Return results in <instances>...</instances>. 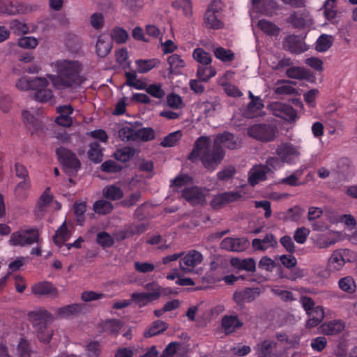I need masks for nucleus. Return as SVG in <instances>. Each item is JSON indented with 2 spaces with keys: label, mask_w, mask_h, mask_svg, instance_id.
I'll list each match as a JSON object with an SVG mask.
<instances>
[{
  "label": "nucleus",
  "mask_w": 357,
  "mask_h": 357,
  "mask_svg": "<svg viewBox=\"0 0 357 357\" xmlns=\"http://www.w3.org/2000/svg\"><path fill=\"white\" fill-rule=\"evenodd\" d=\"M211 146L209 137H199L195 141L187 159L192 162L199 160L205 169L214 171L221 164L225 153L222 146H218L214 142L212 149Z\"/></svg>",
  "instance_id": "1"
},
{
  "label": "nucleus",
  "mask_w": 357,
  "mask_h": 357,
  "mask_svg": "<svg viewBox=\"0 0 357 357\" xmlns=\"http://www.w3.org/2000/svg\"><path fill=\"white\" fill-rule=\"evenodd\" d=\"M57 75H47L56 88L73 89L80 86L84 79L81 75L82 63L77 61L61 59L54 63Z\"/></svg>",
  "instance_id": "2"
},
{
  "label": "nucleus",
  "mask_w": 357,
  "mask_h": 357,
  "mask_svg": "<svg viewBox=\"0 0 357 357\" xmlns=\"http://www.w3.org/2000/svg\"><path fill=\"white\" fill-rule=\"evenodd\" d=\"M29 317L33 328L37 331V337L39 341L47 344L51 342L53 331L47 324L52 320V314L45 308H38L31 311Z\"/></svg>",
  "instance_id": "3"
},
{
  "label": "nucleus",
  "mask_w": 357,
  "mask_h": 357,
  "mask_svg": "<svg viewBox=\"0 0 357 357\" xmlns=\"http://www.w3.org/2000/svg\"><path fill=\"white\" fill-rule=\"evenodd\" d=\"M60 164L68 176L69 182L73 183L72 177L76 176L78 171L81 169L82 164L75 153L64 147H60L55 151Z\"/></svg>",
  "instance_id": "4"
},
{
  "label": "nucleus",
  "mask_w": 357,
  "mask_h": 357,
  "mask_svg": "<svg viewBox=\"0 0 357 357\" xmlns=\"http://www.w3.org/2000/svg\"><path fill=\"white\" fill-rule=\"evenodd\" d=\"M222 2L220 0H213L211 2L204 16L206 26L213 30H218L223 27L222 21Z\"/></svg>",
  "instance_id": "5"
},
{
  "label": "nucleus",
  "mask_w": 357,
  "mask_h": 357,
  "mask_svg": "<svg viewBox=\"0 0 357 357\" xmlns=\"http://www.w3.org/2000/svg\"><path fill=\"white\" fill-rule=\"evenodd\" d=\"M277 132L275 126L264 123L253 124L248 130L249 136L264 143L273 142Z\"/></svg>",
  "instance_id": "6"
},
{
  "label": "nucleus",
  "mask_w": 357,
  "mask_h": 357,
  "mask_svg": "<svg viewBox=\"0 0 357 357\" xmlns=\"http://www.w3.org/2000/svg\"><path fill=\"white\" fill-rule=\"evenodd\" d=\"M9 243L13 246H25L33 243L40 244L38 229H24L11 234Z\"/></svg>",
  "instance_id": "7"
},
{
  "label": "nucleus",
  "mask_w": 357,
  "mask_h": 357,
  "mask_svg": "<svg viewBox=\"0 0 357 357\" xmlns=\"http://www.w3.org/2000/svg\"><path fill=\"white\" fill-rule=\"evenodd\" d=\"M243 198V194L241 190L224 192L213 197L211 206L213 210H220L224 206L241 201Z\"/></svg>",
  "instance_id": "8"
},
{
  "label": "nucleus",
  "mask_w": 357,
  "mask_h": 357,
  "mask_svg": "<svg viewBox=\"0 0 357 357\" xmlns=\"http://www.w3.org/2000/svg\"><path fill=\"white\" fill-rule=\"evenodd\" d=\"M277 156L280 158L286 164H294L300 156V151L291 142L280 143L275 151Z\"/></svg>",
  "instance_id": "9"
},
{
  "label": "nucleus",
  "mask_w": 357,
  "mask_h": 357,
  "mask_svg": "<svg viewBox=\"0 0 357 357\" xmlns=\"http://www.w3.org/2000/svg\"><path fill=\"white\" fill-rule=\"evenodd\" d=\"M261 294L259 288H245L241 290H236L234 293L233 300L238 307L245 308V303H251L257 299Z\"/></svg>",
  "instance_id": "10"
},
{
  "label": "nucleus",
  "mask_w": 357,
  "mask_h": 357,
  "mask_svg": "<svg viewBox=\"0 0 357 357\" xmlns=\"http://www.w3.org/2000/svg\"><path fill=\"white\" fill-rule=\"evenodd\" d=\"M250 246V241L245 237L225 238L220 243L221 249L228 251L241 252Z\"/></svg>",
  "instance_id": "11"
},
{
  "label": "nucleus",
  "mask_w": 357,
  "mask_h": 357,
  "mask_svg": "<svg viewBox=\"0 0 357 357\" xmlns=\"http://www.w3.org/2000/svg\"><path fill=\"white\" fill-rule=\"evenodd\" d=\"M202 259L203 257L199 252L192 250L180 259V268L185 273H191L195 267L202 263Z\"/></svg>",
  "instance_id": "12"
},
{
  "label": "nucleus",
  "mask_w": 357,
  "mask_h": 357,
  "mask_svg": "<svg viewBox=\"0 0 357 357\" xmlns=\"http://www.w3.org/2000/svg\"><path fill=\"white\" fill-rule=\"evenodd\" d=\"M213 143L218 145V146H222V144H223L229 150H236L241 148L242 144L239 137L228 131L217 135L215 137Z\"/></svg>",
  "instance_id": "13"
},
{
  "label": "nucleus",
  "mask_w": 357,
  "mask_h": 357,
  "mask_svg": "<svg viewBox=\"0 0 357 357\" xmlns=\"http://www.w3.org/2000/svg\"><path fill=\"white\" fill-rule=\"evenodd\" d=\"M15 86L18 90H35L39 87H47L48 86V81L45 77H37L31 79L27 77H22L18 79Z\"/></svg>",
  "instance_id": "14"
},
{
  "label": "nucleus",
  "mask_w": 357,
  "mask_h": 357,
  "mask_svg": "<svg viewBox=\"0 0 357 357\" xmlns=\"http://www.w3.org/2000/svg\"><path fill=\"white\" fill-rule=\"evenodd\" d=\"M274 115L288 122H294L297 119V112L294 107L286 103L276 102L271 105Z\"/></svg>",
  "instance_id": "15"
},
{
  "label": "nucleus",
  "mask_w": 357,
  "mask_h": 357,
  "mask_svg": "<svg viewBox=\"0 0 357 357\" xmlns=\"http://www.w3.org/2000/svg\"><path fill=\"white\" fill-rule=\"evenodd\" d=\"M283 49L295 54H301L307 50L306 44L303 42L300 36L289 35L282 41Z\"/></svg>",
  "instance_id": "16"
},
{
  "label": "nucleus",
  "mask_w": 357,
  "mask_h": 357,
  "mask_svg": "<svg viewBox=\"0 0 357 357\" xmlns=\"http://www.w3.org/2000/svg\"><path fill=\"white\" fill-rule=\"evenodd\" d=\"M31 292L36 296H58V289L51 282H38L31 287Z\"/></svg>",
  "instance_id": "17"
},
{
  "label": "nucleus",
  "mask_w": 357,
  "mask_h": 357,
  "mask_svg": "<svg viewBox=\"0 0 357 357\" xmlns=\"http://www.w3.org/2000/svg\"><path fill=\"white\" fill-rule=\"evenodd\" d=\"M277 347V342L271 340H265L257 344L256 351L260 355L259 356L280 357V353Z\"/></svg>",
  "instance_id": "18"
},
{
  "label": "nucleus",
  "mask_w": 357,
  "mask_h": 357,
  "mask_svg": "<svg viewBox=\"0 0 357 357\" xmlns=\"http://www.w3.org/2000/svg\"><path fill=\"white\" fill-rule=\"evenodd\" d=\"M271 172V169L263 165L253 167L249 172L248 183L254 187L261 181L266 180V175Z\"/></svg>",
  "instance_id": "19"
},
{
  "label": "nucleus",
  "mask_w": 357,
  "mask_h": 357,
  "mask_svg": "<svg viewBox=\"0 0 357 357\" xmlns=\"http://www.w3.org/2000/svg\"><path fill=\"white\" fill-rule=\"evenodd\" d=\"M180 192H181L182 198L192 204H198L204 200V195L198 186L186 187Z\"/></svg>",
  "instance_id": "20"
},
{
  "label": "nucleus",
  "mask_w": 357,
  "mask_h": 357,
  "mask_svg": "<svg viewBox=\"0 0 357 357\" xmlns=\"http://www.w3.org/2000/svg\"><path fill=\"white\" fill-rule=\"evenodd\" d=\"M319 328L324 335H338L344 330L345 322L340 319H333L324 322Z\"/></svg>",
  "instance_id": "21"
},
{
  "label": "nucleus",
  "mask_w": 357,
  "mask_h": 357,
  "mask_svg": "<svg viewBox=\"0 0 357 357\" xmlns=\"http://www.w3.org/2000/svg\"><path fill=\"white\" fill-rule=\"evenodd\" d=\"M277 246L278 241L272 234H266L263 239L254 238L252 241V247L255 250L265 251Z\"/></svg>",
  "instance_id": "22"
},
{
  "label": "nucleus",
  "mask_w": 357,
  "mask_h": 357,
  "mask_svg": "<svg viewBox=\"0 0 357 357\" xmlns=\"http://www.w3.org/2000/svg\"><path fill=\"white\" fill-rule=\"evenodd\" d=\"M112 48V42L109 36L102 34L98 37L96 50L98 57L105 58Z\"/></svg>",
  "instance_id": "23"
},
{
  "label": "nucleus",
  "mask_w": 357,
  "mask_h": 357,
  "mask_svg": "<svg viewBox=\"0 0 357 357\" xmlns=\"http://www.w3.org/2000/svg\"><path fill=\"white\" fill-rule=\"evenodd\" d=\"M308 319L306 322V328H312L322 323L324 318V310L323 307L317 305L316 308L306 312Z\"/></svg>",
  "instance_id": "24"
},
{
  "label": "nucleus",
  "mask_w": 357,
  "mask_h": 357,
  "mask_svg": "<svg viewBox=\"0 0 357 357\" xmlns=\"http://www.w3.org/2000/svg\"><path fill=\"white\" fill-rule=\"evenodd\" d=\"M221 326L226 334L234 332L237 328H241L243 322L238 319L236 315H224L221 320Z\"/></svg>",
  "instance_id": "25"
},
{
  "label": "nucleus",
  "mask_w": 357,
  "mask_h": 357,
  "mask_svg": "<svg viewBox=\"0 0 357 357\" xmlns=\"http://www.w3.org/2000/svg\"><path fill=\"white\" fill-rule=\"evenodd\" d=\"M193 183V178L188 174H179L170 181V187L173 191L178 192L182 188L189 187Z\"/></svg>",
  "instance_id": "26"
},
{
  "label": "nucleus",
  "mask_w": 357,
  "mask_h": 357,
  "mask_svg": "<svg viewBox=\"0 0 357 357\" xmlns=\"http://www.w3.org/2000/svg\"><path fill=\"white\" fill-rule=\"evenodd\" d=\"M230 264L237 270H245L254 272L256 270V261L252 258L241 259L238 257L231 258Z\"/></svg>",
  "instance_id": "27"
},
{
  "label": "nucleus",
  "mask_w": 357,
  "mask_h": 357,
  "mask_svg": "<svg viewBox=\"0 0 357 357\" xmlns=\"http://www.w3.org/2000/svg\"><path fill=\"white\" fill-rule=\"evenodd\" d=\"M84 309V305L82 303H73L67 305L57 309V316L61 318H68L72 316H76L80 314Z\"/></svg>",
  "instance_id": "28"
},
{
  "label": "nucleus",
  "mask_w": 357,
  "mask_h": 357,
  "mask_svg": "<svg viewBox=\"0 0 357 357\" xmlns=\"http://www.w3.org/2000/svg\"><path fill=\"white\" fill-rule=\"evenodd\" d=\"M156 295L152 294L151 292H134L131 295L132 302L135 303L138 305L139 307L142 308L146 306L151 302L155 301L153 297Z\"/></svg>",
  "instance_id": "29"
},
{
  "label": "nucleus",
  "mask_w": 357,
  "mask_h": 357,
  "mask_svg": "<svg viewBox=\"0 0 357 357\" xmlns=\"http://www.w3.org/2000/svg\"><path fill=\"white\" fill-rule=\"evenodd\" d=\"M104 197L107 200L118 201L123 198V190L114 185H107L102 190Z\"/></svg>",
  "instance_id": "30"
},
{
  "label": "nucleus",
  "mask_w": 357,
  "mask_h": 357,
  "mask_svg": "<svg viewBox=\"0 0 357 357\" xmlns=\"http://www.w3.org/2000/svg\"><path fill=\"white\" fill-rule=\"evenodd\" d=\"M257 26L260 31L269 36H278L280 32L278 25L265 19L259 20Z\"/></svg>",
  "instance_id": "31"
},
{
  "label": "nucleus",
  "mask_w": 357,
  "mask_h": 357,
  "mask_svg": "<svg viewBox=\"0 0 357 357\" xmlns=\"http://www.w3.org/2000/svg\"><path fill=\"white\" fill-rule=\"evenodd\" d=\"M70 234L67 228L66 222H63L53 236V242L56 245H60L66 243L70 238Z\"/></svg>",
  "instance_id": "32"
},
{
  "label": "nucleus",
  "mask_w": 357,
  "mask_h": 357,
  "mask_svg": "<svg viewBox=\"0 0 357 357\" xmlns=\"http://www.w3.org/2000/svg\"><path fill=\"white\" fill-rule=\"evenodd\" d=\"M291 84H295L294 82L287 80H280L278 82V86L274 89L275 93L278 95H295L297 93L296 89Z\"/></svg>",
  "instance_id": "33"
},
{
  "label": "nucleus",
  "mask_w": 357,
  "mask_h": 357,
  "mask_svg": "<svg viewBox=\"0 0 357 357\" xmlns=\"http://www.w3.org/2000/svg\"><path fill=\"white\" fill-rule=\"evenodd\" d=\"M88 156L89 160L96 164H98L102 162L103 154L101 146L98 142H91L90 144Z\"/></svg>",
  "instance_id": "34"
},
{
  "label": "nucleus",
  "mask_w": 357,
  "mask_h": 357,
  "mask_svg": "<svg viewBox=\"0 0 357 357\" xmlns=\"http://www.w3.org/2000/svg\"><path fill=\"white\" fill-rule=\"evenodd\" d=\"M168 328V324L161 320L154 321L152 326L144 333V336L146 337L158 335Z\"/></svg>",
  "instance_id": "35"
},
{
  "label": "nucleus",
  "mask_w": 357,
  "mask_h": 357,
  "mask_svg": "<svg viewBox=\"0 0 357 357\" xmlns=\"http://www.w3.org/2000/svg\"><path fill=\"white\" fill-rule=\"evenodd\" d=\"M158 63V61L155 59H139L135 61L137 70H138L139 73H146L151 70Z\"/></svg>",
  "instance_id": "36"
},
{
  "label": "nucleus",
  "mask_w": 357,
  "mask_h": 357,
  "mask_svg": "<svg viewBox=\"0 0 357 357\" xmlns=\"http://www.w3.org/2000/svg\"><path fill=\"white\" fill-rule=\"evenodd\" d=\"M216 74L215 70L208 65H202L199 66L197 75L202 82H208L211 77H215Z\"/></svg>",
  "instance_id": "37"
},
{
  "label": "nucleus",
  "mask_w": 357,
  "mask_h": 357,
  "mask_svg": "<svg viewBox=\"0 0 357 357\" xmlns=\"http://www.w3.org/2000/svg\"><path fill=\"white\" fill-rule=\"evenodd\" d=\"M182 136L183 133L181 130L172 132L166 137H164L160 144L164 148L175 146Z\"/></svg>",
  "instance_id": "38"
},
{
  "label": "nucleus",
  "mask_w": 357,
  "mask_h": 357,
  "mask_svg": "<svg viewBox=\"0 0 357 357\" xmlns=\"http://www.w3.org/2000/svg\"><path fill=\"white\" fill-rule=\"evenodd\" d=\"M345 260L340 251H335L329 259V267L331 270H340L344 266Z\"/></svg>",
  "instance_id": "39"
},
{
  "label": "nucleus",
  "mask_w": 357,
  "mask_h": 357,
  "mask_svg": "<svg viewBox=\"0 0 357 357\" xmlns=\"http://www.w3.org/2000/svg\"><path fill=\"white\" fill-rule=\"evenodd\" d=\"M31 188L30 180L22 181L17 183L15 189V195L17 199L24 200L29 195V191Z\"/></svg>",
  "instance_id": "40"
},
{
  "label": "nucleus",
  "mask_w": 357,
  "mask_h": 357,
  "mask_svg": "<svg viewBox=\"0 0 357 357\" xmlns=\"http://www.w3.org/2000/svg\"><path fill=\"white\" fill-rule=\"evenodd\" d=\"M93 210L97 214L106 215L109 214L113 210V205L105 199H100L96 201L93 204Z\"/></svg>",
  "instance_id": "41"
},
{
  "label": "nucleus",
  "mask_w": 357,
  "mask_h": 357,
  "mask_svg": "<svg viewBox=\"0 0 357 357\" xmlns=\"http://www.w3.org/2000/svg\"><path fill=\"white\" fill-rule=\"evenodd\" d=\"M192 57L202 65H209L212 62V58L210 54L202 48L195 49L192 52Z\"/></svg>",
  "instance_id": "42"
},
{
  "label": "nucleus",
  "mask_w": 357,
  "mask_h": 357,
  "mask_svg": "<svg viewBox=\"0 0 357 357\" xmlns=\"http://www.w3.org/2000/svg\"><path fill=\"white\" fill-rule=\"evenodd\" d=\"M135 141L149 142L154 139L155 131L151 128H142L135 130Z\"/></svg>",
  "instance_id": "43"
},
{
  "label": "nucleus",
  "mask_w": 357,
  "mask_h": 357,
  "mask_svg": "<svg viewBox=\"0 0 357 357\" xmlns=\"http://www.w3.org/2000/svg\"><path fill=\"white\" fill-rule=\"evenodd\" d=\"M134 153L135 150L132 148L130 146H125L115 151L114 157L120 162H126L133 157Z\"/></svg>",
  "instance_id": "44"
},
{
  "label": "nucleus",
  "mask_w": 357,
  "mask_h": 357,
  "mask_svg": "<svg viewBox=\"0 0 357 357\" xmlns=\"http://www.w3.org/2000/svg\"><path fill=\"white\" fill-rule=\"evenodd\" d=\"M214 56L222 62H231L235 59V54L234 52L229 50H226L222 47H219L214 50Z\"/></svg>",
  "instance_id": "45"
},
{
  "label": "nucleus",
  "mask_w": 357,
  "mask_h": 357,
  "mask_svg": "<svg viewBox=\"0 0 357 357\" xmlns=\"http://www.w3.org/2000/svg\"><path fill=\"white\" fill-rule=\"evenodd\" d=\"M112 41L114 40L117 44H123L126 42L128 34V32L121 27H114L111 31V36H109Z\"/></svg>",
  "instance_id": "46"
},
{
  "label": "nucleus",
  "mask_w": 357,
  "mask_h": 357,
  "mask_svg": "<svg viewBox=\"0 0 357 357\" xmlns=\"http://www.w3.org/2000/svg\"><path fill=\"white\" fill-rule=\"evenodd\" d=\"M142 194L139 190L133 192L130 195L126 196L119 202L121 207L123 208H131L136 205L140 200Z\"/></svg>",
  "instance_id": "47"
},
{
  "label": "nucleus",
  "mask_w": 357,
  "mask_h": 357,
  "mask_svg": "<svg viewBox=\"0 0 357 357\" xmlns=\"http://www.w3.org/2000/svg\"><path fill=\"white\" fill-rule=\"evenodd\" d=\"M96 242L103 249H106L113 246L114 240L113 237L106 231H100L97 234Z\"/></svg>",
  "instance_id": "48"
},
{
  "label": "nucleus",
  "mask_w": 357,
  "mask_h": 357,
  "mask_svg": "<svg viewBox=\"0 0 357 357\" xmlns=\"http://www.w3.org/2000/svg\"><path fill=\"white\" fill-rule=\"evenodd\" d=\"M87 206L86 202H75L74 204V214L75 222L78 225H82L84 222V213Z\"/></svg>",
  "instance_id": "49"
},
{
  "label": "nucleus",
  "mask_w": 357,
  "mask_h": 357,
  "mask_svg": "<svg viewBox=\"0 0 357 357\" xmlns=\"http://www.w3.org/2000/svg\"><path fill=\"white\" fill-rule=\"evenodd\" d=\"M19 12L17 3L9 0L0 1V13L2 14L15 15Z\"/></svg>",
  "instance_id": "50"
},
{
  "label": "nucleus",
  "mask_w": 357,
  "mask_h": 357,
  "mask_svg": "<svg viewBox=\"0 0 357 357\" xmlns=\"http://www.w3.org/2000/svg\"><path fill=\"white\" fill-rule=\"evenodd\" d=\"M35 91L33 97L40 102H47L51 100L53 97L52 91L47 89V87H39L38 89H35Z\"/></svg>",
  "instance_id": "51"
},
{
  "label": "nucleus",
  "mask_w": 357,
  "mask_h": 357,
  "mask_svg": "<svg viewBox=\"0 0 357 357\" xmlns=\"http://www.w3.org/2000/svg\"><path fill=\"white\" fill-rule=\"evenodd\" d=\"M332 45L331 36L322 34L319 36L316 42V50L323 52L331 48Z\"/></svg>",
  "instance_id": "52"
},
{
  "label": "nucleus",
  "mask_w": 357,
  "mask_h": 357,
  "mask_svg": "<svg viewBox=\"0 0 357 357\" xmlns=\"http://www.w3.org/2000/svg\"><path fill=\"white\" fill-rule=\"evenodd\" d=\"M40 70V68L37 63H33L29 68H25L22 66V63H18L15 66L13 73L17 75H20L25 73H28L29 74H36Z\"/></svg>",
  "instance_id": "53"
},
{
  "label": "nucleus",
  "mask_w": 357,
  "mask_h": 357,
  "mask_svg": "<svg viewBox=\"0 0 357 357\" xmlns=\"http://www.w3.org/2000/svg\"><path fill=\"white\" fill-rule=\"evenodd\" d=\"M9 27L17 36L24 35L28 33L29 31V28L25 23L17 20H11L9 24Z\"/></svg>",
  "instance_id": "54"
},
{
  "label": "nucleus",
  "mask_w": 357,
  "mask_h": 357,
  "mask_svg": "<svg viewBox=\"0 0 357 357\" xmlns=\"http://www.w3.org/2000/svg\"><path fill=\"white\" fill-rule=\"evenodd\" d=\"M53 196L50 194V188H47L39 197L37 206L40 211H43L52 202Z\"/></svg>",
  "instance_id": "55"
},
{
  "label": "nucleus",
  "mask_w": 357,
  "mask_h": 357,
  "mask_svg": "<svg viewBox=\"0 0 357 357\" xmlns=\"http://www.w3.org/2000/svg\"><path fill=\"white\" fill-rule=\"evenodd\" d=\"M135 130L128 126H125L119 130V137L121 141L126 142H135Z\"/></svg>",
  "instance_id": "56"
},
{
  "label": "nucleus",
  "mask_w": 357,
  "mask_h": 357,
  "mask_svg": "<svg viewBox=\"0 0 357 357\" xmlns=\"http://www.w3.org/2000/svg\"><path fill=\"white\" fill-rule=\"evenodd\" d=\"M167 62L170 66L171 70L177 71L180 68H183L185 66V63L183 59L177 54H172L168 57Z\"/></svg>",
  "instance_id": "57"
},
{
  "label": "nucleus",
  "mask_w": 357,
  "mask_h": 357,
  "mask_svg": "<svg viewBox=\"0 0 357 357\" xmlns=\"http://www.w3.org/2000/svg\"><path fill=\"white\" fill-rule=\"evenodd\" d=\"M339 288L347 293H352L355 290V282L350 276L341 278L338 282Z\"/></svg>",
  "instance_id": "58"
},
{
  "label": "nucleus",
  "mask_w": 357,
  "mask_h": 357,
  "mask_svg": "<svg viewBox=\"0 0 357 357\" xmlns=\"http://www.w3.org/2000/svg\"><path fill=\"white\" fill-rule=\"evenodd\" d=\"M166 102L170 108L174 109L181 108L183 105L182 97L174 93H171L166 97Z\"/></svg>",
  "instance_id": "59"
},
{
  "label": "nucleus",
  "mask_w": 357,
  "mask_h": 357,
  "mask_svg": "<svg viewBox=\"0 0 357 357\" xmlns=\"http://www.w3.org/2000/svg\"><path fill=\"white\" fill-rule=\"evenodd\" d=\"M38 44L37 39L33 36H22L17 41V45L25 49L36 48Z\"/></svg>",
  "instance_id": "60"
},
{
  "label": "nucleus",
  "mask_w": 357,
  "mask_h": 357,
  "mask_svg": "<svg viewBox=\"0 0 357 357\" xmlns=\"http://www.w3.org/2000/svg\"><path fill=\"white\" fill-rule=\"evenodd\" d=\"M287 77L302 79L307 77L306 71L300 67H290L286 71Z\"/></svg>",
  "instance_id": "61"
},
{
  "label": "nucleus",
  "mask_w": 357,
  "mask_h": 357,
  "mask_svg": "<svg viewBox=\"0 0 357 357\" xmlns=\"http://www.w3.org/2000/svg\"><path fill=\"white\" fill-rule=\"evenodd\" d=\"M146 91L149 95L158 99L162 98L165 94L161 84H150Z\"/></svg>",
  "instance_id": "62"
},
{
  "label": "nucleus",
  "mask_w": 357,
  "mask_h": 357,
  "mask_svg": "<svg viewBox=\"0 0 357 357\" xmlns=\"http://www.w3.org/2000/svg\"><path fill=\"white\" fill-rule=\"evenodd\" d=\"M100 168L102 172L106 173H117L122 169L119 164L112 160L102 162Z\"/></svg>",
  "instance_id": "63"
},
{
  "label": "nucleus",
  "mask_w": 357,
  "mask_h": 357,
  "mask_svg": "<svg viewBox=\"0 0 357 357\" xmlns=\"http://www.w3.org/2000/svg\"><path fill=\"white\" fill-rule=\"evenodd\" d=\"M121 327V322L116 319L107 320L103 324L104 330L111 334H117Z\"/></svg>",
  "instance_id": "64"
}]
</instances>
